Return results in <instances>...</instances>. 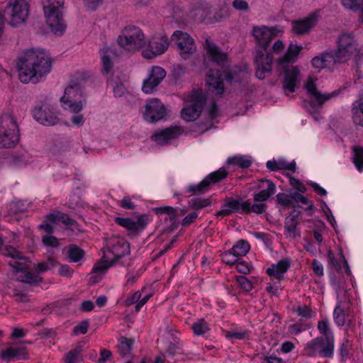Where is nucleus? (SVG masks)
I'll return each mask as SVG.
<instances>
[{
  "mask_svg": "<svg viewBox=\"0 0 363 363\" xmlns=\"http://www.w3.org/2000/svg\"><path fill=\"white\" fill-rule=\"evenodd\" d=\"M103 2L104 0H84L86 9L91 11H95Z\"/></svg>",
  "mask_w": 363,
  "mask_h": 363,
  "instance_id": "69168bd1",
  "label": "nucleus"
},
{
  "mask_svg": "<svg viewBox=\"0 0 363 363\" xmlns=\"http://www.w3.org/2000/svg\"><path fill=\"white\" fill-rule=\"evenodd\" d=\"M19 141L18 128L11 113L0 116V148H11Z\"/></svg>",
  "mask_w": 363,
  "mask_h": 363,
  "instance_id": "20e7f679",
  "label": "nucleus"
},
{
  "mask_svg": "<svg viewBox=\"0 0 363 363\" xmlns=\"http://www.w3.org/2000/svg\"><path fill=\"white\" fill-rule=\"evenodd\" d=\"M323 61L325 64L326 67H333L337 64L344 63L342 60L337 58V52L336 50L330 51V52H325L322 54Z\"/></svg>",
  "mask_w": 363,
  "mask_h": 363,
  "instance_id": "a19ab883",
  "label": "nucleus"
},
{
  "mask_svg": "<svg viewBox=\"0 0 363 363\" xmlns=\"http://www.w3.org/2000/svg\"><path fill=\"white\" fill-rule=\"evenodd\" d=\"M189 101L190 104L185 106L182 109L181 115L184 120L193 121L199 117L206 102V98L202 90L193 91Z\"/></svg>",
  "mask_w": 363,
  "mask_h": 363,
  "instance_id": "9d476101",
  "label": "nucleus"
},
{
  "mask_svg": "<svg viewBox=\"0 0 363 363\" xmlns=\"http://www.w3.org/2000/svg\"><path fill=\"white\" fill-rule=\"evenodd\" d=\"M118 43L128 52H135L143 48L146 45L145 35L143 30L136 26H128L121 31L118 38Z\"/></svg>",
  "mask_w": 363,
  "mask_h": 363,
  "instance_id": "39448f33",
  "label": "nucleus"
},
{
  "mask_svg": "<svg viewBox=\"0 0 363 363\" xmlns=\"http://www.w3.org/2000/svg\"><path fill=\"white\" fill-rule=\"evenodd\" d=\"M211 205L210 198H194L189 201V206L195 209L200 210Z\"/></svg>",
  "mask_w": 363,
  "mask_h": 363,
  "instance_id": "de8ad7c7",
  "label": "nucleus"
},
{
  "mask_svg": "<svg viewBox=\"0 0 363 363\" xmlns=\"http://www.w3.org/2000/svg\"><path fill=\"white\" fill-rule=\"evenodd\" d=\"M4 255L7 257H11L13 259L28 261L27 257H24L21 252L16 250L12 246L6 247Z\"/></svg>",
  "mask_w": 363,
  "mask_h": 363,
  "instance_id": "5fc2aeb1",
  "label": "nucleus"
},
{
  "mask_svg": "<svg viewBox=\"0 0 363 363\" xmlns=\"http://www.w3.org/2000/svg\"><path fill=\"white\" fill-rule=\"evenodd\" d=\"M26 354V349L25 347H9L0 352V358L5 361L12 359H19Z\"/></svg>",
  "mask_w": 363,
  "mask_h": 363,
  "instance_id": "2f4dec72",
  "label": "nucleus"
},
{
  "mask_svg": "<svg viewBox=\"0 0 363 363\" xmlns=\"http://www.w3.org/2000/svg\"><path fill=\"white\" fill-rule=\"evenodd\" d=\"M237 269L243 274H248L251 272V266L245 261L237 262Z\"/></svg>",
  "mask_w": 363,
  "mask_h": 363,
  "instance_id": "338daca9",
  "label": "nucleus"
},
{
  "mask_svg": "<svg viewBox=\"0 0 363 363\" xmlns=\"http://www.w3.org/2000/svg\"><path fill=\"white\" fill-rule=\"evenodd\" d=\"M228 163L241 168H248L251 166L252 161L244 156H235L228 158Z\"/></svg>",
  "mask_w": 363,
  "mask_h": 363,
  "instance_id": "a18cd8bd",
  "label": "nucleus"
},
{
  "mask_svg": "<svg viewBox=\"0 0 363 363\" xmlns=\"http://www.w3.org/2000/svg\"><path fill=\"white\" fill-rule=\"evenodd\" d=\"M305 87L311 95V99L308 104L311 108L308 109L309 112H315L320 108L322 107L323 104L328 100L330 99L336 95L335 92L330 94H321L318 91L316 84L313 79L310 78L307 80Z\"/></svg>",
  "mask_w": 363,
  "mask_h": 363,
  "instance_id": "ddd939ff",
  "label": "nucleus"
},
{
  "mask_svg": "<svg viewBox=\"0 0 363 363\" xmlns=\"http://www.w3.org/2000/svg\"><path fill=\"white\" fill-rule=\"evenodd\" d=\"M206 84L208 86V90L215 92L216 95L222 96L224 92L223 82L218 71L216 74H214L213 71L209 72L206 75Z\"/></svg>",
  "mask_w": 363,
  "mask_h": 363,
  "instance_id": "a878e982",
  "label": "nucleus"
},
{
  "mask_svg": "<svg viewBox=\"0 0 363 363\" xmlns=\"http://www.w3.org/2000/svg\"><path fill=\"white\" fill-rule=\"evenodd\" d=\"M118 342V352L123 357H128L130 354L134 340L128 339L125 337H121Z\"/></svg>",
  "mask_w": 363,
  "mask_h": 363,
  "instance_id": "c9c22d12",
  "label": "nucleus"
},
{
  "mask_svg": "<svg viewBox=\"0 0 363 363\" xmlns=\"http://www.w3.org/2000/svg\"><path fill=\"white\" fill-rule=\"evenodd\" d=\"M236 281L244 291L250 292L253 289V285L250 280L243 275H239L235 277Z\"/></svg>",
  "mask_w": 363,
  "mask_h": 363,
  "instance_id": "8fccbe9b",
  "label": "nucleus"
},
{
  "mask_svg": "<svg viewBox=\"0 0 363 363\" xmlns=\"http://www.w3.org/2000/svg\"><path fill=\"white\" fill-rule=\"evenodd\" d=\"M250 332L247 330H232L225 333V337L228 339L243 340L249 337Z\"/></svg>",
  "mask_w": 363,
  "mask_h": 363,
  "instance_id": "09e8293b",
  "label": "nucleus"
},
{
  "mask_svg": "<svg viewBox=\"0 0 363 363\" xmlns=\"http://www.w3.org/2000/svg\"><path fill=\"white\" fill-rule=\"evenodd\" d=\"M115 222L129 230L141 231L148 223V217L146 215H142L139 216L136 221L129 218L117 217L115 218Z\"/></svg>",
  "mask_w": 363,
  "mask_h": 363,
  "instance_id": "412c9836",
  "label": "nucleus"
},
{
  "mask_svg": "<svg viewBox=\"0 0 363 363\" xmlns=\"http://www.w3.org/2000/svg\"><path fill=\"white\" fill-rule=\"evenodd\" d=\"M89 325L87 320H82L78 325L74 327L73 332L76 334H86Z\"/></svg>",
  "mask_w": 363,
  "mask_h": 363,
  "instance_id": "680f3d73",
  "label": "nucleus"
},
{
  "mask_svg": "<svg viewBox=\"0 0 363 363\" xmlns=\"http://www.w3.org/2000/svg\"><path fill=\"white\" fill-rule=\"evenodd\" d=\"M299 222L298 220H291V218H285L284 232L285 235L289 238H296L301 236V231L298 228Z\"/></svg>",
  "mask_w": 363,
  "mask_h": 363,
  "instance_id": "72a5a7b5",
  "label": "nucleus"
},
{
  "mask_svg": "<svg viewBox=\"0 0 363 363\" xmlns=\"http://www.w3.org/2000/svg\"><path fill=\"white\" fill-rule=\"evenodd\" d=\"M248 209L245 211V213H255L257 214H261L264 212L265 208L267 207L266 204L264 203H255L253 205H251L250 202L248 201Z\"/></svg>",
  "mask_w": 363,
  "mask_h": 363,
  "instance_id": "bf43d9fd",
  "label": "nucleus"
},
{
  "mask_svg": "<svg viewBox=\"0 0 363 363\" xmlns=\"http://www.w3.org/2000/svg\"><path fill=\"white\" fill-rule=\"evenodd\" d=\"M45 18L51 30L56 35H61L67 27L62 9L65 0H45L42 2Z\"/></svg>",
  "mask_w": 363,
  "mask_h": 363,
  "instance_id": "7ed1b4c3",
  "label": "nucleus"
},
{
  "mask_svg": "<svg viewBox=\"0 0 363 363\" xmlns=\"http://www.w3.org/2000/svg\"><path fill=\"white\" fill-rule=\"evenodd\" d=\"M228 173L224 168L211 172L206 176L199 184L190 185L186 192L191 195H199L206 192L212 184H216L227 177Z\"/></svg>",
  "mask_w": 363,
  "mask_h": 363,
  "instance_id": "f8f14e48",
  "label": "nucleus"
},
{
  "mask_svg": "<svg viewBox=\"0 0 363 363\" xmlns=\"http://www.w3.org/2000/svg\"><path fill=\"white\" fill-rule=\"evenodd\" d=\"M337 58L347 62L359 52L358 43L350 33H343L337 40Z\"/></svg>",
  "mask_w": 363,
  "mask_h": 363,
  "instance_id": "1a4fd4ad",
  "label": "nucleus"
},
{
  "mask_svg": "<svg viewBox=\"0 0 363 363\" xmlns=\"http://www.w3.org/2000/svg\"><path fill=\"white\" fill-rule=\"evenodd\" d=\"M277 202L284 207H289L293 203V195L279 193L277 195Z\"/></svg>",
  "mask_w": 363,
  "mask_h": 363,
  "instance_id": "13d9d810",
  "label": "nucleus"
},
{
  "mask_svg": "<svg viewBox=\"0 0 363 363\" xmlns=\"http://www.w3.org/2000/svg\"><path fill=\"white\" fill-rule=\"evenodd\" d=\"M248 200L242 201L241 199H233L227 196L221 206L220 211H218L215 216L223 218L233 213H245V211L248 209Z\"/></svg>",
  "mask_w": 363,
  "mask_h": 363,
  "instance_id": "dca6fc26",
  "label": "nucleus"
},
{
  "mask_svg": "<svg viewBox=\"0 0 363 363\" xmlns=\"http://www.w3.org/2000/svg\"><path fill=\"white\" fill-rule=\"evenodd\" d=\"M318 329L323 337H334L333 333L330 330L328 320H321L318 323Z\"/></svg>",
  "mask_w": 363,
  "mask_h": 363,
  "instance_id": "6e6d98bb",
  "label": "nucleus"
},
{
  "mask_svg": "<svg viewBox=\"0 0 363 363\" xmlns=\"http://www.w3.org/2000/svg\"><path fill=\"white\" fill-rule=\"evenodd\" d=\"M291 262L288 259H281L277 264H272L271 267L267 270V274L272 280L280 281L284 278V273L290 267Z\"/></svg>",
  "mask_w": 363,
  "mask_h": 363,
  "instance_id": "bb28decb",
  "label": "nucleus"
},
{
  "mask_svg": "<svg viewBox=\"0 0 363 363\" xmlns=\"http://www.w3.org/2000/svg\"><path fill=\"white\" fill-rule=\"evenodd\" d=\"M103 71L105 74H108L113 67V62L109 55H104L101 57Z\"/></svg>",
  "mask_w": 363,
  "mask_h": 363,
  "instance_id": "e2e57ef3",
  "label": "nucleus"
},
{
  "mask_svg": "<svg viewBox=\"0 0 363 363\" xmlns=\"http://www.w3.org/2000/svg\"><path fill=\"white\" fill-rule=\"evenodd\" d=\"M60 102L65 109L73 113H78L82 109L85 102L79 86L77 84H72L66 87Z\"/></svg>",
  "mask_w": 363,
  "mask_h": 363,
  "instance_id": "6e6552de",
  "label": "nucleus"
},
{
  "mask_svg": "<svg viewBox=\"0 0 363 363\" xmlns=\"http://www.w3.org/2000/svg\"><path fill=\"white\" fill-rule=\"evenodd\" d=\"M352 119L356 125L363 126V101L352 109Z\"/></svg>",
  "mask_w": 363,
  "mask_h": 363,
  "instance_id": "37998d69",
  "label": "nucleus"
},
{
  "mask_svg": "<svg viewBox=\"0 0 363 363\" xmlns=\"http://www.w3.org/2000/svg\"><path fill=\"white\" fill-rule=\"evenodd\" d=\"M352 150L354 152L353 162L358 171L362 172L363 170V147L354 146Z\"/></svg>",
  "mask_w": 363,
  "mask_h": 363,
  "instance_id": "79ce46f5",
  "label": "nucleus"
},
{
  "mask_svg": "<svg viewBox=\"0 0 363 363\" xmlns=\"http://www.w3.org/2000/svg\"><path fill=\"white\" fill-rule=\"evenodd\" d=\"M172 40L174 41L180 56L184 60H188L196 52V45L191 35L182 30H176L172 35Z\"/></svg>",
  "mask_w": 363,
  "mask_h": 363,
  "instance_id": "9b49d317",
  "label": "nucleus"
},
{
  "mask_svg": "<svg viewBox=\"0 0 363 363\" xmlns=\"http://www.w3.org/2000/svg\"><path fill=\"white\" fill-rule=\"evenodd\" d=\"M296 313L298 316H301L305 319H309L313 315L312 310L310 307L306 305L298 306L296 309Z\"/></svg>",
  "mask_w": 363,
  "mask_h": 363,
  "instance_id": "052dcab7",
  "label": "nucleus"
},
{
  "mask_svg": "<svg viewBox=\"0 0 363 363\" xmlns=\"http://www.w3.org/2000/svg\"><path fill=\"white\" fill-rule=\"evenodd\" d=\"M348 306L340 303L334 309V321L338 326H342L346 322V317L348 315Z\"/></svg>",
  "mask_w": 363,
  "mask_h": 363,
  "instance_id": "473e14b6",
  "label": "nucleus"
},
{
  "mask_svg": "<svg viewBox=\"0 0 363 363\" xmlns=\"http://www.w3.org/2000/svg\"><path fill=\"white\" fill-rule=\"evenodd\" d=\"M342 4L345 8L357 11L363 6V0H342Z\"/></svg>",
  "mask_w": 363,
  "mask_h": 363,
  "instance_id": "864d4df0",
  "label": "nucleus"
},
{
  "mask_svg": "<svg viewBox=\"0 0 363 363\" xmlns=\"http://www.w3.org/2000/svg\"><path fill=\"white\" fill-rule=\"evenodd\" d=\"M30 260L28 258V261L20 260V259H13L9 262V265L13 268L14 273H18L22 272H26V270L29 269L28 262Z\"/></svg>",
  "mask_w": 363,
  "mask_h": 363,
  "instance_id": "49530a36",
  "label": "nucleus"
},
{
  "mask_svg": "<svg viewBox=\"0 0 363 363\" xmlns=\"http://www.w3.org/2000/svg\"><path fill=\"white\" fill-rule=\"evenodd\" d=\"M106 247L113 255L115 261L130 253L129 243L123 238L117 235L106 239Z\"/></svg>",
  "mask_w": 363,
  "mask_h": 363,
  "instance_id": "2eb2a0df",
  "label": "nucleus"
},
{
  "mask_svg": "<svg viewBox=\"0 0 363 363\" xmlns=\"http://www.w3.org/2000/svg\"><path fill=\"white\" fill-rule=\"evenodd\" d=\"M47 218L48 220L52 223L59 221L65 225L67 228L73 227L74 228L77 229V223L71 218L67 214L64 213L57 212V213H49L47 215Z\"/></svg>",
  "mask_w": 363,
  "mask_h": 363,
  "instance_id": "c756f323",
  "label": "nucleus"
},
{
  "mask_svg": "<svg viewBox=\"0 0 363 363\" xmlns=\"http://www.w3.org/2000/svg\"><path fill=\"white\" fill-rule=\"evenodd\" d=\"M182 133V130L177 127H169L155 133L152 138L157 144L164 145L169 140L177 138Z\"/></svg>",
  "mask_w": 363,
  "mask_h": 363,
  "instance_id": "4be33fe9",
  "label": "nucleus"
},
{
  "mask_svg": "<svg viewBox=\"0 0 363 363\" xmlns=\"http://www.w3.org/2000/svg\"><path fill=\"white\" fill-rule=\"evenodd\" d=\"M301 47L296 45L290 44L286 54L283 57L278 60V64L289 63L292 61L299 54Z\"/></svg>",
  "mask_w": 363,
  "mask_h": 363,
  "instance_id": "e433bc0d",
  "label": "nucleus"
},
{
  "mask_svg": "<svg viewBox=\"0 0 363 363\" xmlns=\"http://www.w3.org/2000/svg\"><path fill=\"white\" fill-rule=\"evenodd\" d=\"M29 13V4L26 0L10 1L4 10L5 18L12 26L24 23Z\"/></svg>",
  "mask_w": 363,
  "mask_h": 363,
  "instance_id": "0eeeda50",
  "label": "nucleus"
},
{
  "mask_svg": "<svg viewBox=\"0 0 363 363\" xmlns=\"http://www.w3.org/2000/svg\"><path fill=\"white\" fill-rule=\"evenodd\" d=\"M23 274L18 278V280L23 283L33 284L39 281L38 277L30 272L28 269L22 272Z\"/></svg>",
  "mask_w": 363,
  "mask_h": 363,
  "instance_id": "603ef678",
  "label": "nucleus"
},
{
  "mask_svg": "<svg viewBox=\"0 0 363 363\" xmlns=\"http://www.w3.org/2000/svg\"><path fill=\"white\" fill-rule=\"evenodd\" d=\"M166 76L165 70L159 66L152 67L147 79L143 84L142 90L145 94H152Z\"/></svg>",
  "mask_w": 363,
  "mask_h": 363,
  "instance_id": "a211bd4d",
  "label": "nucleus"
},
{
  "mask_svg": "<svg viewBox=\"0 0 363 363\" xmlns=\"http://www.w3.org/2000/svg\"><path fill=\"white\" fill-rule=\"evenodd\" d=\"M33 116L37 121L44 125H54L59 121L56 112L50 106L35 108L33 110Z\"/></svg>",
  "mask_w": 363,
  "mask_h": 363,
  "instance_id": "6ab92c4d",
  "label": "nucleus"
},
{
  "mask_svg": "<svg viewBox=\"0 0 363 363\" xmlns=\"http://www.w3.org/2000/svg\"><path fill=\"white\" fill-rule=\"evenodd\" d=\"M203 47L213 62L222 67L228 65V55L222 52L217 45L211 41L209 38L206 39Z\"/></svg>",
  "mask_w": 363,
  "mask_h": 363,
  "instance_id": "aec40b11",
  "label": "nucleus"
},
{
  "mask_svg": "<svg viewBox=\"0 0 363 363\" xmlns=\"http://www.w3.org/2000/svg\"><path fill=\"white\" fill-rule=\"evenodd\" d=\"M57 263V261L53 257H50L45 261L38 263L35 269L38 273H43L55 267Z\"/></svg>",
  "mask_w": 363,
  "mask_h": 363,
  "instance_id": "c03bdc74",
  "label": "nucleus"
},
{
  "mask_svg": "<svg viewBox=\"0 0 363 363\" xmlns=\"http://www.w3.org/2000/svg\"><path fill=\"white\" fill-rule=\"evenodd\" d=\"M43 242L46 246L57 247L59 245L57 238L50 235V234L43 236Z\"/></svg>",
  "mask_w": 363,
  "mask_h": 363,
  "instance_id": "774afa93",
  "label": "nucleus"
},
{
  "mask_svg": "<svg viewBox=\"0 0 363 363\" xmlns=\"http://www.w3.org/2000/svg\"><path fill=\"white\" fill-rule=\"evenodd\" d=\"M225 79L227 82L233 83H242L247 81L249 77L247 68L244 67L242 69L240 67H235L225 75Z\"/></svg>",
  "mask_w": 363,
  "mask_h": 363,
  "instance_id": "c85d7f7f",
  "label": "nucleus"
},
{
  "mask_svg": "<svg viewBox=\"0 0 363 363\" xmlns=\"http://www.w3.org/2000/svg\"><path fill=\"white\" fill-rule=\"evenodd\" d=\"M169 43L166 35L153 36L143 50V56L147 59L163 54L169 48Z\"/></svg>",
  "mask_w": 363,
  "mask_h": 363,
  "instance_id": "4468645a",
  "label": "nucleus"
},
{
  "mask_svg": "<svg viewBox=\"0 0 363 363\" xmlns=\"http://www.w3.org/2000/svg\"><path fill=\"white\" fill-rule=\"evenodd\" d=\"M335 347L334 337H317L307 343L303 350L305 355L308 357H332Z\"/></svg>",
  "mask_w": 363,
  "mask_h": 363,
  "instance_id": "423d86ee",
  "label": "nucleus"
},
{
  "mask_svg": "<svg viewBox=\"0 0 363 363\" xmlns=\"http://www.w3.org/2000/svg\"><path fill=\"white\" fill-rule=\"evenodd\" d=\"M166 108L157 99L149 100L145 105L144 117L146 121L153 123L164 118Z\"/></svg>",
  "mask_w": 363,
  "mask_h": 363,
  "instance_id": "f3484780",
  "label": "nucleus"
},
{
  "mask_svg": "<svg viewBox=\"0 0 363 363\" xmlns=\"http://www.w3.org/2000/svg\"><path fill=\"white\" fill-rule=\"evenodd\" d=\"M192 330L196 335H202L207 332L209 328L208 323L204 321V320L201 319L192 325Z\"/></svg>",
  "mask_w": 363,
  "mask_h": 363,
  "instance_id": "3c124183",
  "label": "nucleus"
},
{
  "mask_svg": "<svg viewBox=\"0 0 363 363\" xmlns=\"http://www.w3.org/2000/svg\"><path fill=\"white\" fill-rule=\"evenodd\" d=\"M17 66L21 82L36 84L51 71L52 61L45 50L33 48L18 57Z\"/></svg>",
  "mask_w": 363,
  "mask_h": 363,
  "instance_id": "f257e3e1",
  "label": "nucleus"
},
{
  "mask_svg": "<svg viewBox=\"0 0 363 363\" xmlns=\"http://www.w3.org/2000/svg\"><path fill=\"white\" fill-rule=\"evenodd\" d=\"M281 32V30L267 26L253 27L252 35L261 48V50L256 51L255 56V62L257 65L255 74L259 79H264L266 77V74L270 73L272 71L273 57L272 53L267 50V48L272 40Z\"/></svg>",
  "mask_w": 363,
  "mask_h": 363,
  "instance_id": "f03ea898",
  "label": "nucleus"
},
{
  "mask_svg": "<svg viewBox=\"0 0 363 363\" xmlns=\"http://www.w3.org/2000/svg\"><path fill=\"white\" fill-rule=\"evenodd\" d=\"M339 257L340 259L335 257L334 254L330 250L328 251V261L329 264L333 266L335 270L338 272H340L342 269H344L345 273L350 274V267L342 250L340 251Z\"/></svg>",
  "mask_w": 363,
  "mask_h": 363,
  "instance_id": "cd10ccee",
  "label": "nucleus"
},
{
  "mask_svg": "<svg viewBox=\"0 0 363 363\" xmlns=\"http://www.w3.org/2000/svg\"><path fill=\"white\" fill-rule=\"evenodd\" d=\"M293 201H296L297 203L301 202L305 204H310L309 206L306 209V211L313 210L314 206L313 204L311 203L305 196L299 193H294L293 194Z\"/></svg>",
  "mask_w": 363,
  "mask_h": 363,
  "instance_id": "0e129e2a",
  "label": "nucleus"
},
{
  "mask_svg": "<svg viewBox=\"0 0 363 363\" xmlns=\"http://www.w3.org/2000/svg\"><path fill=\"white\" fill-rule=\"evenodd\" d=\"M258 189L262 190L254 195V200L257 202L267 201L270 196L276 192V185L269 179H262L259 180Z\"/></svg>",
  "mask_w": 363,
  "mask_h": 363,
  "instance_id": "5701e85b",
  "label": "nucleus"
},
{
  "mask_svg": "<svg viewBox=\"0 0 363 363\" xmlns=\"http://www.w3.org/2000/svg\"><path fill=\"white\" fill-rule=\"evenodd\" d=\"M299 70L296 67L287 65L284 68V79L283 82V88L290 92L295 91L299 75Z\"/></svg>",
  "mask_w": 363,
  "mask_h": 363,
  "instance_id": "b1692460",
  "label": "nucleus"
},
{
  "mask_svg": "<svg viewBox=\"0 0 363 363\" xmlns=\"http://www.w3.org/2000/svg\"><path fill=\"white\" fill-rule=\"evenodd\" d=\"M67 255L70 262H78L84 256V251L76 245H70L67 249Z\"/></svg>",
  "mask_w": 363,
  "mask_h": 363,
  "instance_id": "4c0bfd02",
  "label": "nucleus"
},
{
  "mask_svg": "<svg viewBox=\"0 0 363 363\" xmlns=\"http://www.w3.org/2000/svg\"><path fill=\"white\" fill-rule=\"evenodd\" d=\"M83 351V346L78 345L73 350L69 351L64 356L65 363H80L82 360L81 354Z\"/></svg>",
  "mask_w": 363,
  "mask_h": 363,
  "instance_id": "f704fd0d",
  "label": "nucleus"
},
{
  "mask_svg": "<svg viewBox=\"0 0 363 363\" xmlns=\"http://www.w3.org/2000/svg\"><path fill=\"white\" fill-rule=\"evenodd\" d=\"M231 250L235 256L242 257L250 251V245L247 240H240L233 246Z\"/></svg>",
  "mask_w": 363,
  "mask_h": 363,
  "instance_id": "58836bf2",
  "label": "nucleus"
},
{
  "mask_svg": "<svg viewBox=\"0 0 363 363\" xmlns=\"http://www.w3.org/2000/svg\"><path fill=\"white\" fill-rule=\"evenodd\" d=\"M317 22L315 15L292 22V30L297 35H303L308 33L315 26Z\"/></svg>",
  "mask_w": 363,
  "mask_h": 363,
  "instance_id": "393cba45",
  "label": "nucleus"
},
{
  "mask_svg": "<svg viewBox=\"0 0 363 363\" xmlns=\"http://www.w3.org/2000/svg\"><path fill=\"white\" fill-rule=\"evenodd\" d=\"M155 213L158 215L166 214L167 217L164 218L167 220V218L174 224L176 222L177 218V210L171 206H164V207H158L152 209Z\"/></svg>",
  "mask_w": 363,
  "mask_h": 363,
  "instance_id": "ea45409f",
  "label": "nucleus"
},
{
  "mask_svg": "<svg viewBox=\"0 0 363 363\" xmlns=\"http://www.w3.org/2000/svg\"><path fill=\"white\" fill-rule=\"evenodd\" d=\"M111 265L108 264L106 262L101 261L94 264L91 272L90 273V282L95 284L100 281L102 276L107 271L108 267Z\"/></svg>",
  "mask_w": 363,
  "mask_h": 363,
  "instance_id": "7c9ffc66",
  "label": "nucleus"
},
{
  "mask_svg": "<svg viewBox=\"0 0 363 363\" xmlns=\"http://www.w3.org/2000/svg\"><path fill=\"white\" fill-rule=\"evenodd\" d=\"M221 259L227 264L233 265L238 261V257L233 253L232 250H229L221 255Z\"/></svg>",
  "mask_w": 363,
  "mask_h": 363,
  "instance_id": "4d7b16f0",
  "label": "nucleus"
}]
</instances>
